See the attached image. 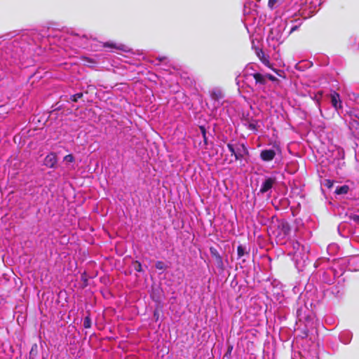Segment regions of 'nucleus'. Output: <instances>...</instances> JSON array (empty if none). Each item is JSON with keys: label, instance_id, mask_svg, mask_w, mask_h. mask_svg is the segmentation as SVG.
Returning <instances> with one entry per match:
<instances>
[{"label": "nucleus", "instance_id": "obj_4", "mask_svg": "<svg viewBox=\"0 0 359 359\" xmlns=\"http://www.w3.org/2000/svg\"><path fill=\"white\" fill-rule=\"evenodd\" d=\"M294 255L293 259L297 264L302 262L304 263L309 258L307 255V250L304 245H302L299 242L293 243Z\"/></svg>", "mask_w": 359, "mask_h": 359}, {"label": "nucleus", "instance_id": "obj_5", "mask_svg": "<svg viewBox=\"0 0 359 359\" xmlns=\"http://www.w3.org/2000/svg\"><path fill=\"white\" fill-rule=\"evenodd\" d=\"M324 0H305L304 3H302L301 9L304 12H307L308 15L311 16L316 13L319 6L323 4Z\"/></svg>", "mask_w": 359, "mask_h": 359}, {"label": "nucleus", "instance_id": "obj_13", "mask_svg": "<svg viewBox=\"0 0 359 359\" xmlns=\"http://www.w3.org/2000/svg\"><path fill=\"white\" fill-rule=\"evenodd\" d=\"M104 47H109V48H116V49H118V50H123V51H126L127 52L128 50V47L123 44H118V45H116L113 43H111V42H107L106 43H104Z\"/></svg>", "mask_w": 359, "mask_h": 359}, {"label": "nucleus", "instance_id": "obj_30", "mask_svg": "<svg viewBox=\"0 0 359 359\" xmlns=\"http://www.w3.org/2000/svg\"><path fill=\"white\" fill-rule=\"evenodd\" d=\"M152 299H153L154 301H156V302H158V299H156V298H155L154 295H153V296H152Z\"/></svg>", "mask_w": 359, "mask_h": 359}, {"label": "nucleus", "instance_id": "obj_10", "mask_svg": "<svg viewBox=\"0 0 359 359\" xmlns=\"http://www.w3.org/2000/svg\"><path fill=\"white\" fill-rule=\"evenodd\" d=\"M330 98L332 105L336 110L341 108V101L340 100L339 93L333 92L330 95Z\"/></svg>", "mask_w": 359, "mask_h": 359}, {"label": "nucleus", "instance_id": "obj_8", "mask_svg": "<svg viewBox=\"0 0 359 359\" xmlns=\"http://www.w3.org/2000/svg\"><path fill=\"white\" fill-rule=\"evenodd\" d=\"M276 156V151L273 149H264L260 153V158L263 161H271Z\"/></svg>", "mask_w": 359, "mask_h": 359}, {"label": "nucleus", "instance_id": "obj_31", "mask_svg": "<svg viewBox=\"0 0 359 359\" xmlns=\"http://www.w3.org/2000/svg\"><path fill=\"white\" fill-rule=\"evenodd\" d=\"M354 219L359 222V216H356Z\"/></svg>", "mask_w": 359, "mask_h": 359}, {"label": "nucleus", "instance_id": "obj_22", "mask_svg": "<svg viewBox=\"0 0 359 359\" xmlns=\"http://www.w3.org/2000/svg\"><path fill=\"white\" fill-rule=\"evenodd\" d=\"M83 94L79 93L71 96V100L73 102H76L79 98L82 97Z\"/></svg>", "mask_w": 359, "mask_h": 359}, {"label": "nucleus", "instance_id": "obj_29", "mask_svg": "<svg viewBox=\"0 0 359 359\" xmlns=\"http://www.w3.org/2000/svg\"><path fill=\"white\" fill-rule=\"evenodd\" d=\"M315 99L316 100L317 104H319V99L318 98L317 95L315 96Z\"/></svg>", "mask_w": 359, "mask_h": 359}, {"label": "nucleus", "instance_id": "obj_23", "mask_svg": "<svg viewBox=\"0 0 359 359\" xmlns=\"http://www.w3.org/2000/svg\"><path fill=\"white\" fill-rule=\"evenodd\" d=\"M135 269L137 271H142V265L140 262H136L135 264Z\"/></svg>", "mask_w": 359, "mask_h": 359}, {"label": "nucleus", "instance_id": "obj_11", "mask_svg": "<svg viewBox=\"0 0 359 359\" xmlns=\"http://www.w3.org/2000/svg\"><path fill=\"white\" fill-rule=\"evenodd\" d=\"M256 54L262 62L266 67H271L269 56L266 55L262 49H257Z\"/></svg>", "mask_w": 359, "mask_h": 359}, {"label": "nucleus", "instance_id": "obj_14", "mask_svg": "<svg viewBox=\"0 0 359 359\" xmlns=\"http://www.w3.org/2000/svg\"><path fill=\"white\" fill-rule=\"evenodd\" d=\"M210 95L211 97L217 102H219L221 99L223 98L222 92L219 89H214L213 90H212Z\"/></svg>", "mask_w": 359, "mask_h": 359}, {"label": "nucleus", "instance_id": "obj_1", "mask_svg": "<svg viewBox=\"0 0 359 359\" xmlns=\"http://www.w3.org/2000/svg\"><path fill=\"white\" fill-rule=\"evenodd\" d=\"M285 28L286 24L283 21H281L280 23H274L266 39L269 46H271L275 49L284 41L289 34L296 30L297 27H291L290 30L287 34L285 33Z\"/></svg>", "mask_w": 359, "mask_h": 359}, {"label": "nucleus", "instance_id": "obj_19", "mask_svg": "<svg viewBox=\"0 0 359 359\" xmlns=\"http://www.w3.org/2000/svg\"><path fill=\"white\" fill-rule=\"evenodd\" d=\"M279 0H269L268 6L271 9H274L278 6Z\"/></svg>", "mask_w": 359, "mask_h": 359}, {"label": "nucleus", "instance_id": "obj_20", "mask_svg": "<svg viewBox=\"0 0 359 359\" xmlns=\"http://www.w3.org/2000/svg\"><path fill=\"white\" fill-rule=\"evenodd\" d=\"M91 326V320L89 316H86L83 320V327L86 329Z\"/></svg>", "mask_w": 359, "mask_h": 359}, {"label": "nucleus", "instance_id": "obj_3", "mask_svg": "<svg viewBox=\"0 0 359 359\" xmlns=\"http://www.w3.org/2000/svg\"><path fill=\"white\" fill-rule=\"evenodd\" d=\"M227 147L233 156V158L229 161L230 163L235 161H241L245 156L248 155V150L243 143H228Z\"/></svg>", "mask_w": 359, "mask_h": 359}, {"label": "nucleus", "instance_id": "obj_32", "mask_svg": "<svg viewBox=\"0 0 359 359\" xmlns=\"http://www.w3.org/2000/svg\"><path fill=\"white\" fill-rule=\"evenodd\" d=\"M154 316L158 317V313H157V312H154Z\"/></svg>", "mask_w": 359, "mask_h": 359}, {"label": "nucleus", "instance_id": "obj_9", "mask_svg": "<svg viewBox=\"0 0 359 359\" xmlns=\"http://www.w3.org/2000/svg\"><path fill=\"white\" fill-rule=\"evenodd\" d=\"M57 162V156L55 153L48 154L44 159V165L48 168H54Z\"/></svg>", "mask_w": 359, "mask_h": 359}, {"label": "nucleus", "instance_id": "obj_2", "mask_svg": "<svg viewBox=\"0 0 359 359\" xmlns=\"http://www.w3.org/2000/svg\"><path fill=\"white\" fill-rule=\"evenodd\" d=\"M243 81L250 86L255 85L256 89L258 90L264 91L265 86L267 83L266 76L260 73H253L249 74H245Z\"/></svg>", "mask_w": 359, "mask_h": 359}, {"label": "nucleus", "instance_id": "obj_7", "mask_svg": "<svg viewBox=\"0 0 359 359\" xmlns=\"http://www.w3.org/2000/svg\"><path fill=\"white\" fill-rule=\"evenodd\" d=\"M210 252L211 256L215 259L217 267L222 269L224 266L223 259L217 250L213 247H211L210 248Z\"/></svg>", "mask_w": 359, "mask_h": 359}, {"label": "nucleus", "instance_id": "obj_15", "mask_svg": "<svg viewBox=\"0 0 359 359\" xmlns=\"http://www.w3.org/2000/svg\"><path fill=\"white\" fill-rule=\"evenodd\" d=\"M339 339L342 343L348 344L351 341V334L348 332H342L339 336Z\"/></svg>", "mask_w": 359, "mask_h": 359}, {"label": "nucleus", "instance_id": "obj_18", "mask_svg": "<svg viewBox=\"0 0 359 359\" xmlns=\"http://www.w3.org/2000/svg\"><path fill=\"white\" fill-rule=\"evenodd\" d=\"M245 248L240 245L237 248V254H238V258H241L243 256H244L245 254H246Z\"/></svg>", "mask_w": 359, "mask_h": 359}, {"label": "nucleus", "instance_id": "obj_17", "mask_svg": "<svg viewBox=\"0 0 359 359\" xmlns=\"http://www.w3.org/2000/svg\"><path fill=\"white\" fill-rule=\"evenodd\" d=\"M349 126L351 129L355 128V131H353V133L359 134V120H352L349 123Z\"/></svg>", "mask_w": 359, "mask_h": 359}, {"label": "nucleus", "instance_id": "obj_12", "mask_svg": "<svg viewBox=\"0 0 359 359\" xmlns=\"http://www.w3.org/2000/svg\"><path fill=\"white\" fill-rule=\"evenodd\" d=\"M278 229L281 231L278 236H282L283 238L287 236L290 231V227L289 224L285 222H282L278 224Z\"/></svg>", "mask_w": 359, "mask_h": 359}, {"label": "nucleus", "instance_id": "obj_16", "mask_svg": "<svg viewBox=\"0 0 359 359\" xmlns=\"http://www.w3.org/2000/svg\"><path fill=\"white\" fill-rule=\"evenodd\" d=\"M349 191V187L348 185H343L337 187L335 194L337 195L346 194Z\"/></svg>", "mask_w": 359, "mask_h": 359}, {"label": "nucleus", "instance_id": "obj_28", "mask_svg": "<svg viewBox=\"0 0 359 359\" xmlns=\"http://www.w3.org/2000/svg\"><path fill=\"white\" fill-rule=\"evenodd\" d=\"M159 62H162V61H164L167 59L166 57L165 56H162V57H157L156 58Z\"/></svg>", "mask_w": 359, "mask_h": 359}, {"label": "nucleus", "instance_id": "obj_21", "mask_svg": "<svg viewBox=\"0 0 359 359\" xmlns=\"http://www.w3.org/2000/svg\"><path fill=\"white\" fill-rule=\"evenodd\" d=\"M64 161L67 163H72L74 161V157L72 154H68L64 157Z\"/></svg>", "mask_w": 359, "mask_h": 359}, {"label": "nucleus", "instance_id": "obj_6", "mask_svg": "<svg viewBox=\"0 0 359 359\" xmlns=\"http://www.w3.org/2000/svg\"><path fill=\"white\" fill-rule=\"evenodd\" d=\"M276 182V179L275 177H266L261 184L259 194H264L265 193L269 192Z\"/></svg>", "mask_w": 359, "mask_h": 359}, {"label": "nucleus", "instance_id": "obj_26", "mask_svg": "<svg viewBox=\"0 0 359 359\" xmlns=\"http://www.w3.org/2000/svg\"><path fill=\"white\" fill-rule=\"evenodd\" d=\"M156 267L158 269H163V263L161 262H158L156 264Z\"/></svg>", "mask_w": 359, "mask_h": 359}, {"label": "nucleus", "instance_id": "obj_25", "mask_svg": "<svg viewBox=\"0 0 359 359\" xmlns=\"http://www.w3.org/2000/svg\"><path fill=\"white\" fill-rule=\"evenodd\" d=\"M201 130L203 133V139H204V142L206 144V134H205V129L204 127H201Z\"/></svg>", "mask_w": 359, "mask_h": 359}, {"label": "nucleus", "instance_id": "obj_24", "mask_svg": "<svg viewBox=\"0 0 359 359\" xmlns=\"http://www.w3.org/2000/svg\"><path fill=\"white\" fill-rule=\"evenodd\" d=\"M264 76H266V79H268L269 80L271 81H277V79L276 77H275L274 76L271 75V74H264Z\"/></svg>", "mask_w": 359, "mask_h": 359}, {"label": "nucleus", "instance_id": "obj_27", "mask_svg": "<svg viewBox=\"0 0 359 359\" xmlns=\"http://www.w3.org/2000/svg\"><path fill=\"white\" fill-rule=\"evenodd\" d=\"M325 185L328 187V188H331L333 185V182L330 180H326V183H325Z\"/></svg>", "mask_w": 359, "mask_h": 359}]
</instances>
